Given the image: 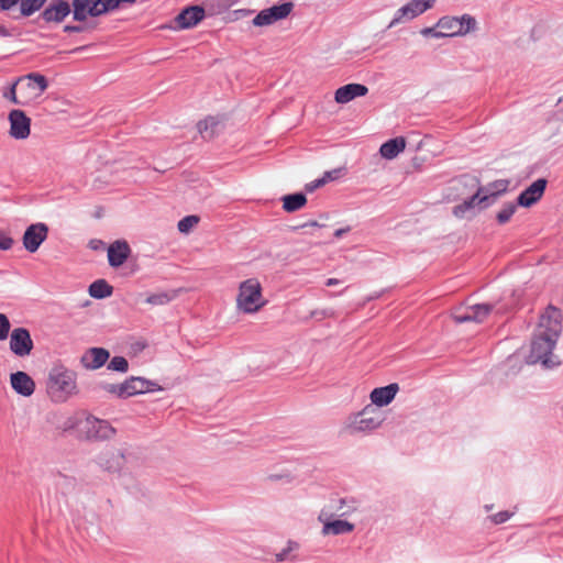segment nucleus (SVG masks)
Segmentation results:
<instances>
[{
	"label": "nucleus",
	"instance_id": "69168bd1",
	"mask_svg": "<svg viewBox=\"0 0 563 563\" xmlns=\"http://www.w3.org/2000/svg\"><path fill=\"white\" fill-rule=\"evenodd\" d=\"M250 13H252V11H251V10H246V11H244V14H245V15H246V14H250Z\"/></svg>",
	"mask_w": 563,
	"mask_h": 563
},
{
	"label": "nucleus",
	"instance_id": "423d86ee",
	"mask_svg": "<svg viewBox=\"0 0 563 563\" xmlns=\"http://www.w3.org/2000/svg\"><path fill=\"white\" fill-rule=\"evenodd\" d=\"M476 26L475 18L470 14H463L461 18L443 16L437 23V27L445 31L446 37L466 35L475 31Z\"/></svg>",
	"mask_w": 563,
	"mask_h": 563
},
{
	"label": "nucleus",
	"instance_id": "c85d7f7f",
	"mask_svg": "<svg viewBox=\"0 0 563 563\" xmlns=\"http://www.w3.org/2000/svg\"><path fill=\"white\" fill-rule=\"evenodd\" d=\"M218 124L219 123L214 118L209 117L202 121H199L197 128L205 140H210L214 136Z\"/></svg>",
	"mask_w": 563,
	"mask_h": 563
},
{
	"label": "nucleus",
	"instance_id": "2f4dec72",
	"mask_svg": "<svg viewBox=\"0 0 563 563\" xmlns=\"http://www.w3.org/2000/svg\"><path fill=\"white\" fill-rule=\"evenodd\" d=\"M21 14L23 16H31L38 11L47 0H20Z\"/></svg>",
	"mask_w": 563,
	"mask_h": 563
},
{
	"label": "nucleus",
	"instance_id": "0e129e2a",
	"mask_svg": "<svg viewBox=\"0 0 563 563\" xmlns=\"http://www.w3.org/2000/svg\"><path fill=\"white\" fill-rule=\"evenodd\" d=\"M485 508H486L487 511H489L493 508V506H488L487 505V506H485Z\"/></svg>",
	"mask_w": 563,
	"mask_h": 563
},
{
	"label": "nucleus",
	"instance_id": "412c9836",
	"mask_svg": "<svg viewBox=\"0 0 563 563\" xmlns=\"http://www.w3.org/2000/svg\"><path fill=\"white\" fill-rule=\"evenodd\" d=\"M368 92V88L363 84H347L336 89L334 100L338 103L344 104L356 97H363Z\"/></svg>",
	"mask_w": 563,
	"mask_h": 563
},
{
	"label": "nucleus",
	"instance_id": "13d9d810",
	"mask_svg": "<svg viewBox=\"0 0 563 563\" xmlns=\"http://www.w3.org/2000/svg\"><path fill=\"white\" fill-rule=\"evenodd\" d=\"M25 81H26L25 87H24V86H22V87L24 88V91H25L26 93H30V91H29V90H33V89H35V88H36V87H35V84H34L33 81H30V80H25Z\"/></svg>",
	"mask_w": 563,
	"mask_h": 563
},
{
	"label": "nucleus",
	"instance_id": "6ab92c4d",
	"mask_svg": "<svg viewBox=\"0 0 563 563\" xmlns=\"http://www.w3.org/2000/svg\"><path fill=\"white\" fill-rule=\"evenodd\" d=\"M131 247L124 240H118L108 247V261L111 267H120L129 258Z\"/></svg>",
	"mask_w": 563,
	"mask_h": 563
},
{
	"label": "nucleus",
	"instance_id": "37998d69",
	"mask_svg": "<svg viewBox=\"0 0 563 563\" xmlns=\"http://www.w3.org/2000/svg\"><path fill=\"white\" fill-rule=\"evenodd\" d=\"M103 14L115 11L123 3L122 0H100Z\"/></svg>",
	"mask_w": 563,
	"mask_h": 563
},
{
	"label": "nucleus",
	"instance_id": "393cba45",
	"mask_svg": "<svg viewBox=\"0 0 563 563\" xmlns=\"http://www.w3.org/2000/svg\"><path fill=\"white\" fill-rule=\"evenodd\" d=\"M23 82H16V80L12 84V86L8 89V91H5L3 93V97L5 99H8L9 101L13 102L14 104H18V106H22V107H25V106H29L31 104V102L33 101V98H32V95L31 93H26L24 91V88L21 87L20 88V92L18 95L16 92V86L18 85H22Z\"/></svg>",
	"mask_w": 563,
	"mask_h": 563
},
{
	"label": "nucleus",
	"instance_id": "5701e85b",
	"mask_svg": "<svg viewBox=\"0 0 563 563\" xmlns=\"http://www.w3.org/2000/svg\"><path fill=\"white\" fill-rule=\"evenodd\" d=\"M354 530V525L341 519H334L331 521H325L324 526L322 527L321 533L323 536H340V534H346Z\"/></svg>",
	"mask_w": 563,
	"mask_h": 563
},
{
	"label": "nucleus",
	"instance_id": "e433bc0d",
	"mask_svg": "<svg viewBox=\"0 0 563 563\" xmlns=\"http://www.w3.org/2000/svg\"><path fill=\"white\" fill-rule=\"evenodd\" d=\"M199 222L198 216H186L178 221L177 228L181 233H188Z\"/></svg>",
	"mask_w": 563,
	"mask_h": 563
},
{
	"label": "nucleus",
	"instance_id": "79ce46f5",
	"mask_svg": "<svg viewBox=\"0 0 563 563\" xmlns=\"http://www.w3.org/2000/svg\"><path fill=\"white\" fill-rule=\"evenodd\" d=\"M11 330V323L7 314L0 313V341L8 339Z\"/></svg>",
	"mask_w": 563,
	"mask_h": 563
},
{
	"label": "nucleus",
	"instance_id": "dca6fc26",
	"mask_svg": "<svg viewBox=\"0 0 563 563\" xmlns=\"http://www.w3.org/2000/svg\"><path fill=\"white\" fill-rule=\"evenodd\" d=\"M125 398L145 394L148 391L161 390V386L152 380L139 376H131L124 380Z\"/></svg>",
	"mask_w": 563,
	"mask_h": 563
},
{
	"label": "nucleus",
	"instance_id": "9d476101",
	"mask_svg": "<svg viewBox=\"0 0 563 563\" xmlns=\"http://www.w3.org/2000/svg\"><path fill=\"white\" fill-rule=\"evenodd\" d=\"M33 340L26 328H15L10 333V350L19 356L24 357L31 354L33 350Z\"/></svg>",
	"mask_w": 563,
	"mask_h": 563
},
{
	"label": "nucleus",
	"instance_id": "09e8293b",
	"mask_svg": "<svg viewBox=\"0 0 563 563\" xmlns=\"http://www.w3.org/2000/svg\"><path fill=\"white\" fill-rule=\"evenodd\" d=\"M341 175L342 168H336L325 172L321 178L324 179V184H328L329 181L338 179Z\"/></svg>",
	"mask_w": 563,
	"mask_h": 563
},
{
	"label": "nucleus",
	"instance_id": "f03ea898",
	"mask_svg": "<svg viewBox=\"0 0 563 563\" xmlns=\"http://www.w3.org/2000/svg\"><path fill=\"white\" fill-rule=\"evenodd\" d=\"M76 375L64 366H54L47 376L46 390L54 402H65L76 391Z\"/></svg>",
	"mask_w": 563,
	"mask_h": 563
},
{
	"label": "nucleus",
	"instance_id": "c03bdc74",
	"mask_svg": "<svg viewBox=\"0 0 563 563\" xmlns=\"http://www.w3.org/2000/svg\"><path fill=\"white\" fill-rule=\"evenodd\" d=\"M334 316L335 312L332 309L312 310L310 312V318L316 319L318 321L323 320L325 318H333Z\"/></svg>",
	"mask_w": 563,
	"mask_h": 563
},
{
	"label": "nucleus",
	"instance_id": "1a4fd4ad",
	"mask_svg": "<svg viewBox=\"0 0 563 563\" xmlns=\"http://www.w3.org/2000/svg\"><path fill=\"white\" fill-rule=\"evenodd\" d=\"M509 184L510 181L507 179H498L487 184L486 186H478L476 189L482 196L477 201L479 209H486L493 205L508 190Z\"/></svg>",
	"mask_w": 563,
	"mask_h": 563
},
{
	"label": "nucleus",
	"instance_id": "de8ad7c7",
	"mask_svg": "<svg viewBox=\"0 0 563 563\" xmlns=\"http://www.w3.org/2000/svg\"><path fill=\"white\" fill-rule=\"evenodd\" d=\"M453 318L456 323H464V322L473 321L471 307H468L464 312L455 313Z\"/></svg>",
	"mask_w": 563,
	"mask_h": 563
},
{
	"label": "nucleus",
	"instance_id": "473e14b6",
	"mask_svg": "<svg viewBox=\"0 0 563 563\" xmlns=\"http://www.w3.org/2000/svg\"><path fill=\"white\" fill-rule=\"evenodd\" d=\"M299 548V544L296 541L289 540L287 542V547L283 549L280 552L276 554V562H283V561H290L296 562L297 556L292 555L290 556V553Z\"/></svg>",
	"mask_w": 563,
	"mask_h": 563
},
{
	"label": "nucleus",
	"instance_id": "4be33fe9",
	"mask_svg": "<svg viewBox=\"0 0 563 563\" xmlns=\"http://www.w3.org/2000/svg\"><path fill=\"white\" fill-rule=\"evenodd\" d=\"M481 197V194L476 189V191L466 198L462 203L454 206L452 213L460 219L475 216V207H479L477 201Z\"/></svg>",
	"mask_w": 563,
	"mask_h": 563
},
{
	"label": "nucleus",
	"instance_id": "a878e982",
	"mask_svg": "<svg viewBox=\"0 0 563 563\" xmlns=\"http://www.w3.org/2000/svg\"><path fill=\"white\" fill-rule=\"evenodd\" d=\"M283 201V209L286 212H295L300 210L302 207L307 203V197L303 192H295L285 195L282 198Z\"/></svg>",
	"mask_w": 563,
	"mask_h": 563
},
{
	"label": "nucleus",
	"instance_id": "c756f323",
	"mask_svg": "<svg viewBox=\"0 0 563 563\" xmlns=\"http://www.w3.org/2000/svg\"><path fill=\"white\" fill-rule=\"evenodd\" d=\"M492 303H477L471 307L472 318L474 322H483L494 309Z\"/></svg>",
	"mask_w": 563,
	"mask_h": 563
},
{
	"label": "nucleus",
	"instance_id": "7ed1b4c3",
	"mask_svg": "<svg viewBox=\"0 0 563 563\" xmlns=\"http://www.w3.org/2000/svg\"><path fill=\"white\" fill-rule=\"evenodd\" d=\"M384 421L385 416L379 408L366 405L362 410L347 417L344 429L350 434H367L379 429Z\"/></svg>",
	"mask_w": 563,
	"mask_h": 563
},
{
	"label": "nucleus",
	"instance_id": "ddd939ff",
	"mask_svg": "<svg viewBox=\"0 0 563 563\" xmlns=\"http://www.w3.org/2000/svg\"><path fill=\"white\" fill-rule=\"evenodd\" d=\"M10 135L15 140H24L31 132V119L24 111L13 109L9 113Z\"/></svg>",
	"mask_w": 563,
	"mask_h": 563
},
{
	"label": "nucleus",
	"instance_id": "5fc2aeb1",
	"mask_svg": "<svg viewBox=\"0 0 563 563\" xmlns=\"http://www.w3.org/2000/svg\"><path fill=\"white\" fill-rule=\"evenodd\" d=\"M331 516H332V515H331V512H330V511H327V510L322 509V510L320 511V514H319L318 519H319V521H321V522L324 525V522H325V521H331V520H330Z\"/></svg>",
	"mask_w": 563,
	"mask_h": 563
},
{
	"label": "nucleus",
	"instance_id": "20e7f679",
	"mask_svg": "<svg viewBox=\"0 0 563 563\" xmlns=\"http://www.w3.org/2000/svg\"><path fill=\"white\" fill-rule=\"evenodd\" d=\"M262 287L257 279L250 278L241 283L238 295V307L246 313L256 312L263 306Z\"/></svg>",
	"mask_w": 563,
	"mask_h": 563
},
{
	"label": "nucleus",
	"instance_id": "a211bd4d",
	"mask_svg": "<svg viewBox=\"0 0 563 563\" xmlns=\"http://www.w3.org/2000/svg\"><path fill=\"white\" fill-rule=\"evenodd\" d=\"M398 390L399 386L396 383L374 388L369 394V405H373L376 408L387 406L394 400Z\"/></svg>",
	"mask_w": 563,
	"mask_h": 563
},
{
	"label": "nucleus",
	"instance_id": "39448f33",
	"mask_svg": "<svg viewBox=\"0 0 563 563\" xmlns=\"http://www.w3.org/2000/svg\"><path fill=\"white\" fill-rule=\"evenodd\" d=\"M79 432L86 440L102 441L112 438L115 429L106 420L88 416L85 420L80 421Z\"/></svg>",
	"mask_w": 563,
	"mask_h": 563
},
{
	"label": "nucleus",
	"instance_id": "b1692460",
	"mask_svg": "<svg viewBox=\"0 0 563 563\" xmlns=\"http://www.w3.org/2000/svg\"><path fill=\"white\" fill-rule=\"evenodd\" d=\"M406 147V140L401 136L390 139L387 142L383 143L379 153L386 159L395 158L400 152H402Z\"/></svg>",
	"mask_w": 563,
	"mask_h": 563
},
{
	"label": "nucleus",
	"instance_id": "2eb2a0df",
	"mask_svg": "<svg viewBox=\"0 0 563 563\" xmlns=\"http://www.w3.org/2000/svg\"><path fill=\"white\" fill-rule=\"evenodd\" d=\"M205 15V9L201 5H189L179 12L175 22L178 29L186 30L196 26L203 20Z\"/></svg>",
	"mask_w": 563,
	"mask_h": 563
},
{
	"label": "nucleus",
	"instance_id": "864d4df0",
	"mask_svg": "<svg viewBox=\"0 0 563 563\" xmlns=\"http://www.w3.org/2000/svg\"><path fill=\"white\" fill-rule=\"evenodd\" d=\"M20 0H0V10L7 11L14 7Z\"/></svg>",
	"mask_w": 563,
	"mask_h": 563
},
{
	"label": "nucleus",
	"instance_id": "4d7b16f0",
	"mask_svg": "<svg viewBox=\"0 0 563 563\" xmlns=\"http://www.w3.org/2000/svg\"><path fill=\"white\" fill-rule=\"evenodd\" d=\"M321 227V224H319L317 221H310V222H306L303 224H300V225H297V227H294V230H299V229H302V228H306V227Z\"/></svg>",
	"mask_w": 563,
	"mask_h": 563
},
{
	"label": "nucleus",
	"instance_id": "f3484780",
	"mask_svg": "<svg viewBox=\"0 0 563 563\" xmlns=\"http://www.w3.org/2000/svg\"><path fill=\"white\" fill-rule=\"evenodd\" d=\"M12 389L20 396L30 397L35 391V382L25 372L18 371L10 375Z\"/></svg>",
	"mask_w": 563,
	"mask_h": 563
},
{
	"label": "nucleus",
	"instance_id": "f704fd0d",
	"mask_svg": "<svg viewBox=\"0 0 563 563\" xmlns=\"http://www.w3.org/2000/svg\"><path fill=\"white\" fill-rule=\"evenodd\" d=\"M112 459L115 460L114 463H110V461L102 462L103 459L100 457V464L104 466L108 471H119L123 466V461L125 460V453L120 451L118 454H112Z\"/></svg>",
	"mask_w": 563,
	"mask_h": 563
},
{
	"label": "nucleus",
	"instance_id": "f8f14e48",
	"mask_svg": "<svg viewBox=\"0 0 563 563\" xmlns=\"http://www.w3.org/2000/svg\"><path fill=\"white\" fill-rule=\"evenodd\" d=\"M71 13L70 3L66 0H52L41 12L40 18L46 23L59 24Z\"/></svg>",
	"mask_w": 563,
	"mask_h": 563
},
{
	"label": "nucleus",
	"instance_id": "a19ab883",
	"mask_svg": "<svg viewBox=\"0 0 563 563\" xmlns=\"http://www.w3.org/2000/svg\"><path fill=\"white\" fill-rule=\"evenodd\" d=\"M102 388L107 393L115 395L118 398L125 399L124 382L121 384H104Z\"/></svg>",
	"mask_w": 563,
	"mask_h": 563
},
{
	"label": "nucleus",
	"instance_id": "6e6d98bb",
	"mask_svg": "<svg viewBox=\"0 0 563 563\" xmlns=\"http://www.w3.org/2000/svg\"><path fill=\"white\" fill-rule=\"evenodd\" d=\"M350 231V228H341L334 231V238L340 239Z\"/></svg>",
	"mask_w": 563,
	"mask_h": 563
},
{
	"label": "nucleus",
	"instance_id": "680f3d73",
	"mask_svg": "<svg viewBox=\"0 0 563 563\" xmlns=\"http://www.w3.org/2000/svg\"><path fill=\"white\" fill-rule=\"evenodd\" d=\"M89 244L91 249L97 250L98 244H102V242L100 240H91Z\"/></svg>",
	"mask_w": 563,
	"mask_h": 563
},
{
	"label": "nucleus",
	"instance_id": "ea45409f",
	"mask_svg": "<svg viewBox=\"0 0 563 563\" xmlns=\"http://www.w3.org/2000/svg\"><path fill=\"white\" fill-rule=\"evenodd\" d=\"M172 297L166 292L153 294L146 298V302L154 306L166 305L170 301Z\"/></svg>",
	"mask_w": 563,
	"mask_h": 563
},
{
	"label": "nucleus",
	"instance_id": "7c9ffc66",
	"mask_svg": "<svg viewBox=\"0 0 563 563\" xmlns=\"http://www.w3.org/2000/svg\"><path fill=\"white\" fill-rule=\"evenodd\" d=\"M70 7L74 21L85 22L90 16L84 0H71Z\"/></svg>",
	"mask_w": 563,
	"mask_h": 563
},
{
	"label": "nucleus",
	"instance_id": "c9c22d12",
	"mask_svg": "<svg viewBox=\"0 0 563 563\" xmlns=\"http://www.w3.org/2000/svg\"><path fill=\"white\" fill-rule=\"evenodd\" d=\"M108 369L125 373L129 369V362L123 356H114L111 358V361L108 364Z\"/></svg>",
	"mask_w": 563,
	"mask_h": 563
},
{
	"label": "nucleus",
	"instance_id": "bf43d9fd",
	"mask_svg": "<svg viewBox=\"0 0 563 563\" xmlns=\"http://www.w3.org/2000/svg\"><path fill=\"white\" fill-rule=\"evenodd\" d=\"M10 36H11V32L7 27L0 25V37H10Z\"/></svg>",
	"mask_w": 563,
	"mask_h": 563
},
{
	"label": "nucleus",
	"instance_id": "0eeeda50",
	"mask_svg": "<svg viewBox=\"0 0 563 563\" xmlns=\"http://www.w3.org/2000/svg\"><path fill=\"white\" fill-rule=\"evenodd\" d=\"M294 9L292 2H284L282 4H275L271 8L260 11L253 19V25L255 26H267L273 23L286 19Z\"/></svg>",
	"mask_w": 563,
	"mask_h": 563
},
{
	"label": "nucleus",
	"instance_id": "bb28decb",
	"mask_svg": "<svg viewBox=\"0 0 563 563\" xmlns=\"http://www.w3.org/2000/svg\"><path fill=\"white\" fill-rule=\"evenodd\" d=\"M89 295L95 299H104L113 292V287L104 279H97L90 284Z\"/></svg>",
	"mask_w": 563,
	"mask_h": 563
},
{
	"label": "nucleus",
	"instance_id": "72a5a7b5",
	"mask_svg": "<svg viewBox=\"0 0 563 563\" xmlns=\"http://www.w3.org/2000/svg\"><path fill=\"white\" fill-rule=\"evenodd\" d=\"M517 202H507L503 209L497 213L496 220L499 224L507 223L517 210Z\"/></svg>",
	"mask_w": 563,
	"mask_h": 563
},
{
	"label": "nucleus",
	"instance_id": "49530a36",
	"mask_svg": "<svg viewBox=\"0 0 563 563\" xmlns=\"http://www.w3.org/2000/svg\"><path fill=\"white\" fill-rule=\"evenodd\" d=\"M514 514L510 512V511H507V510H504V511H499L495 515H493L490 517L492 521L495 523V525H500V523H504L506 522L507 520H509L511 518Z\"/></svg>",
	"mask_w": 563,
	"mask_h": 563
},
{
	"label": "nucleus",
	"instance_id": "603ef678",
	"mask_svg": "<svg viewBox=\"0 0 563 563\" xmlns=\"http://www.w3.org/2000/svg\"><path fill=\"white\" fill-rule=\"evenodd\" d=\"M65 33H81L85 31V26L80 24H67L64 26Z\"/></svg>",
	"mask_w": 563,
	"mask_h": 563
},
{
	"label": "nucleus",
	"instance_id": "a18cd8bd",
	"mask_svg": "<svg viewBox=\"0 0 563 563\" xmlns=\"http://www.w3.org/2000/svg\"><path fill=\"white\" fill-rule=\"evenodd\" d=\"M14 240L4 231H0V250L8 251L13 246Z\"/></svg>",
	"mask_w": 563,
	"mask_h": 563
},
{
	"label": "nucleus",
	"instance_id": "4468645a",
	"mask_svg": "<svg viewBox=\"0 0 563 563\" xmlns=\"http://www.w3.org/2000/svg\"><path fill=\"white\" fill-rule=\"evenodd\" d=\"M547 179L539 178L534 180L529 187H527L517 198V205L520 207L529 208L538 202L547 188Z\"/></svg>",
	"mask_w": 563,
	"mask_h": 563
},
{
	"label": "nucleus",
	"instance_id": "9b49d317",
	"mask_svg": "<svg viewBox=\"0 0 563 563\" xmlns=\"http://www.w3.org/2000/svg\"><path fill=\"white\" fill-rule=\"evenodd\" d=\"M48 234V227L43 222H37L29 225L24 231L22 241L23 246L30 253L36 252L41 244L46 240Z\"/></svg>",
	"mask_w": 563,
	"mask_h": 563
},
{
	"label": "nucleus",
	"instance_id": "8fccbe9b",
	"mask_svg": "<svg viewBox=\"0 0 563 563\" xmlns=\"http://www.w3.org/2000/svg\"><path fill=\"white\" fill-rule=\"evenodd\" d=\"M421 34L427 37L428 36H432V37H437V38L446 37L445 32L437 31L435 27H424L421 30Z\"/></svg>",
	"mask_w": 563,
	"mask_h": 563
},
{
	"label": "nucleus",
	"instance_id": "6e6552de",
	"mask_svg": "<svg viewBox=\"0 0 563 563\" xmlns=\"http://www.w3.org/2000/svg\"><path fill=\"white\" fill-rule=\"evenodd\" d=\"M435 0H411L407 4L399 8L390 23L388 24V27H393L396 24L404 21V19L411 20L423 12H426L428 9L432 8Z\"/></svg>",
	"mask_w": 563,
	"mask_h": 563
},
{
	"label": "nucleus",
	"instance_id": "cd10ccee",
	"mask_svg": "<svg viewBox=\"0 0 563 563\" xmlns=\"http://www.w3.org/2000/svg\"><path fill=\"white\" fill-rule=\"evenodd\" d=\"M25 80L33 81L38 89V91L32 96L33 100L38 98L48 87L46 77L40 73H30L25 76H21L16 79V82H25Z\"/></svg>",
	"mask_w": 563,
	"mask_h": 563
},
{
	"label": "nucleus",
	"instance_id": "58836bf2",
	"mask_svg": "<svg viewBox=\"0 0 563 563\" xmlns=\"http://www.w3.org/2000/svg\"><path fill=\"white\" fill-rule=\"evenodd\" d=\"M84 1L86 3L87 13H89V15L91 18H98V16L103 15L102 8H100L102 4L100 0H84Z\"/></svg>",
	"mask_w": 563,
	"mask_h": 563
},
{
	"label": "nucleus",
	"instance_id": "3c124183",
	"mask_svg": "<svg viewBox=\"0 0 563 563\" xmlns=\"http://www.w3.org/2000/svg\"><path fill=\"white\" fill-rule=\"evenodd\" d=\"M324 185H325L324 184V179L318 178V179H314L313 181H310V183L306 184L305 189L308 192H312L317 188H320V187H322Z\"/></svg>",
	"mask_w": 563,
	"mask_h": 563
},
{
	"label": "nucleus",
	"instance_id": "052dcab7",
	"mask_svg": "<svg viewBox=\"0 0 563 563\" xmlns=\"http://www.w3.org/2000/svg\"><path fill=\"white\" fill-rule=\"evenodd\" d=\"M338 284H340V280H339V279H336V278H329V279L325 282V285H327V286H335V285H338Z\"/></svg>",
	"mask_w": 563,
	"mask_h": 563
},
{
	"label": "nucleus",
	"instance_id": "e2e57ef3",
	"mask_svg": "<svg viewBox=\"0 0 563 563\" xmlns=\"http://www.w3.org/2000/svg\"><path fill=\"white\" fill-rule=\"evenodd\" d=\"M136 0H122L123 3H134Z\"/></svg>",
	"mask_w": 563,
	"mask_h": 563
},
{
	"label": "nucleus",
	"instance_id": "f257e3e1",
	"mask_svg": "<svg viewBox=\"0 0 563 563\" xmlns=\"http://www.w3.org/2000/svg\"><path fill=\"white\" fill-rule=\"evenodd\" d=\"M562 332V314L561 311L549 306L544 313L540 317L538 332L531 342V350L528 361L531 364L541 363L544 367H553L559 362L551 358L552 351L556 345L558 339Z\"/></svg>",
	"mask_w": 563,
	"mask_h": 563
},
{
	"label": "nucleus",
	"instance_id": "aec40b11",
	"mask_svg": "<svg viewBox=\"0 0 563 563\" xmlns=\"http://www.w3.org/2000/svg\"><path fill=\"white\" fill-rule=\"evenodd\" d=\"M110 357L108 350L103 347H90L81 356V364L87 369H98L103 366Z\"/></svg>",
	"mask_w": 563,
	"mask_h": 563
},
{
	"label": "nucleus",
	"instance_id": "4c0bfd02",
	"mask_svg": "<svg viewBox=\"0 0 563 563\" xmlns=\"http://www.w3.org/2000/svg\"><path fill=\"white\" fill-rule=\"evenodd\" d=\"M477 183V178L468 175H462L452 181V188L459 190L461 187H466L468 185L476 187Z\"/></svg>",
	"mask_w": 563,
	"mask_h": 563
}]
</instances>
